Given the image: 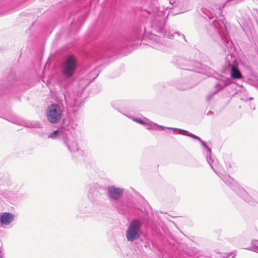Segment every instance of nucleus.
Wrapping results in <instances>:
<instances>
[{"mask_svg": "<svg viewBox=\"0 0 258 258\" xmlns=\"http://www.w3.org/2000/svg\"><path fill=\"white\" fill-rule=\"evenodd\" d=\"M175 34L179 35V33H175L174 35H175Z\"/></svg>", "mask_w": 258, "mask_h": 258, "instance_id": "b1692460", "label": "nucleus"}, {"mask_svg": "<svg viewBox=\"0 0 258 258\" xmlns=\"http://www.w3.org/2000/svg\"><path fill=\"white\" fill-rule=\"evenodd\" d=\"M174 37V35H171V36H170L168 34H167L166 33H165L164 35V37H169V38H171L172 37Z\"/></svg>", "mask_w": 258, "mask_h": 258, "instance_id": "6ab92c4d", "label": "nucleus"}, {"mask_svg": "<svg viewBox=\"0 0 258 258\" xmlns=\"http://www.w3.org/2000/svg\"><path fill=\"white\" fill-rule=\"evenodd\" d=\"M147 127L148 129L158 130V125L152 121H148L147 123Z\"/></svg>", "mask_w": 258, "mask_h": 258, "instance_id": "2eb2a0df", "label": "nucleus"}, {"mask_svg": "<svg viewBox=\"0 0 258 258\" xmlns=\"http://www.w3.org/2000/svg\"><path fill=\"white\" fill-rule=\"evenodd\" d=\"M77 61L76 58L73 55L68 57L61 66L62 74L67 78L72 77L77 69Z\"/></svg>", "mask_w": 258, "mask_h": 258, "instance_id": "20e7f679", "label": "nucleus"}, {"mask_svg": "<svg viewBox=\"0 0 258 258\" xmlns=\"http://www.w3.org/2000/svg\"><path fill=\"white\" fill-rule=\"evenodd\" d=\"M231 83V80L229 79H227L224 82V83H219L217 84V87L218 88V90L222 89L225 86Z\"/></svg>", "mask_w": 258, "mask_h": 258, "instance_id": "4468645a", "label": "nucleus"}, {"mask_svg": "<svg viewBox=\"0 0 258 258\" xmlns=\"http://www.w3.org/2000/svg\"><path fill=\"white\" fill-rule=\"evenodd\" d=\"M187 10V8H183L181 10V12H184L185 11H186Z\"/></svg>", "mask_w": 258, "mask_h": 258, "instance_id": "4be33fe9", "label": "nucleus"}, {"mask_svg": "<svg viewBox=\"0 0 258 258\" xmlns=\"http://www.w3.org/2000/svg\"><path fill=\"white\" fill-rule=\"evenodd\" d=\"M151 15H152L154 19L152 20V26L157 27L160 32H162V28L163 26L165 21L164 17L165 12L164 8L158 7L156 6L154 8L151 7L150 9L148 11Z\"/></svg>", "mask_w": 258, "mask_h": 258, "instance_id": "f03ea898", "label": "nucleus"}, {"mask_svg": "<svg viewBox=\"0 0 258 258\" xmlns=\"http://www.w3.org/2000/svg\"><path fill=\"white\" fill-rule=\"evenodd\" d=\"M62 115V111L60 106L56 103L49 105L46 110L47 120L51 124H55L60 121Z\"/></svg>", "mask_w": 258, "mask_h": 258, "instance_id": "7ed1b4c3", "label": "nucleus"}, {"mask_svg": "<svg viewBox=\"0 0 258 258\" xmlns=\"http://www.w3.org/2000/svg\"><path fill=\"white\" fill-rule=\"evenodd\" d=\"M186 135L189 136L194 139H197L199 141H200L201 142V144H202V145L206 148V150L204 151V153L206 154V156L208 157L209 155H210L211 152V149L208 147H207L206 146L205 143L203 141H202L199 137L196 136V135H195L191 133H188L187 134H186Z\"/></svg>", "mask_w": 258, "mask_h": 258, "instance_id": "6e6552de", "label": "nucleus"}, {"mask_svg": "<svg viewBox=\"0 0 258 258\" xmlns=\"http://www.w3.org/2000/svg\"><path fill=\"white\" fill-rule=\"evenodd\" d=\"M165 128L170 129V130H178L179 131V134H181V135H185L184 134V133H188V132L185 131H184V130H180V129H178V128H177L169 127H166V126H162V125H158V130L159 129L164 130Z\"/></svg>", "mask_w": 258, "mask_h": 258, "instance_id": "9b49d317", "label": "nucleus"}, {"mask_svg": "<svg viewBox=\"0 0 258 258\" xmlns=\"http://www.w3.org/2000/svg\"><path fill=\"white\" fill-rule=\"evenodd\" d=\"M182 1V3L184 4V5L186 6L188 4V2L186 0H181Z\"/></svg>", "mask_w": 258, "mask_h": 258, "instance_id": "412c9836", "label": "nucleus"}, {"mask_svg": "<svg viewBox=\"0 0 258 258\" xmlns=\"http://www.w3.org/2000/svg\"><path fill=\"white\" fill-rule=\"evenodd\" d=\"M15 215L9 212L2 213L0 217V223L3 225H8L14 220Z\"/></svg>", "mask_w": 258, "mask_h": 258, "instance_id": "423d86ee", "label": "nucleus"}, {"mask_svg": "<svg viewBox=\"0 0 258 258\" xmlns=\"http://www.w3.org/2000/svg\"><path fill=\"white\" fill-rule=\"evenodd\" d=\"M229 2H233L234 4H236L242 1V0H228Z\"/></svg>", "mask_w": 258, "mask_h": 258, "instance_id": "aec40b11", "label": "nucleus"}, {"mask_svg": "<svg viewBox=\"0 0 258 258\" xmlns=\"http://www.w3.org/2000/svg\"><path fill=\"white\" fill-rule=\"evenodd\" d=\"M231 77L232 79H239L242 77V75L236 66H232L231 70Z\"/></svg>", "mask_w": 258, "mask_h": 258, "instance_id": "0eeeda50", "label": "nucleus"}, {"mask_svg": "<svg viewBox=\"0 0 258 258\" xmlns=\"http://www.w3.org/2000/svg\"><path fill=\"white\" fill-rule=\"evenodd\" d=\"M61 133L59 130H55L48 136L49 138L57 139L60 137Z\"/></svg>", "mask_w": 258, "mask_h": 258, "instance_id": "f8f14e48", "label": "nucleus"}, {"mask_svg": "<svg viewBox=\"0 0 258 258\" xmlns=\"http://www.w3.org/2000/svg\"><path fill=\"white\" fill-rule=\"evenodd\" d=\"M153 37H155V39H156L157 36L155 35Z\"/></svg>", "mask_w": 258, "mask_h": 258, "instance_id": "5701e85b", "label": "nucleus"}, {"mask_svg": "<svg viewBox=\"0 0 258 258\" xmlns=\"http://www.w3.org/2000/svg\"><path fill=\"white\" fill-rule=\"evenodd\" d=\"M106 196L110 199H113V186H110L107 187Z\"/></svg>", "mask_w": 258, "mask_h": 258, "instance_id": "dca6fc26", "label": "nucleus"}, {"mask_svg": "<svg viewBox=\"0 0 258 258\" xmlns=\"http://www.w3.org/2000/svg\"><path fill=\"white\" fill-rule=\"evenodd\" d=\"M258 242V240H253L251 242V245L247 248H246V249H249L250 250L256 252L258 253V245L255 244V242Z\"/></svg>", "mask_w": 258, "mask_h": 258, "instance_id": "ddd939ff", "label": "nucleus"}, {"mask_svg": "<svg viewBox=\"0 0 258 258\" xmlns=\"http://www.w3.org/2000/svg\"><path fill=\"white\" fill-rule=\"evenodd\" d=\"M123 192V189L114 187V200L118 199L121 197Z\"/></svg>", "mask_w": 258, "mask_h": 258, "instance_id": "9d476101", "label": "nucleus"}, {"mask_svg": "<svg viewBox=\"0 0 258 258\" xmlns=\"http://www.w3.org/2000/svg\"><path fill=\"white\" fill-rule=\"evenodd\" d=\"M134 120L136 122H139L140 123H141V124H145V125H147V122H145V121L144 120H142L141 119H137V118H134Z\"/></svg>", "mask_w": 258, "mask_h": 258, "instance_id": "a211bd4d", "label": "nucleus"}, {"mask_svg": "<svg viewBox=\"0 0 258 258\" xmlns=\"http://www.w3.org/2000/svg\"><path fill=\"white\" fill-rule=\"evenodd\" d=\"M66 144L68 147V150L71 152H79V149L77 146V143L74 141H66Z\"/></svg>", "mask_w": 258, "mask_h": 258, "instance_id": "1a4fd4ad", "label": "nucleus"}, {"mask_svg": "<svg viewBox=\"0 0 258 258\" xmlns=\"http://www.w3.org/2000/svg\"><path fill=\"white\" fill-rule=\"evenodd\" d=\"M207 161L214 172L229 185L235 192L241 196L244 200L249 202V197L246 191L242 188L233 178L226 174H222L220 169L218 162L212 158L207 157Z\"/></svg>", "mask_w": 258, "mask_h": 258, "instance_id": "f257e3e1", "label": "nucleus"}, {"mask_svg": "<svg viewBox=\"0 0 258 258\" xmlns=\"http://www.w3.org/2000/svg\"><path fill=\"white\" fill-rule=\"evenodd\" d=\"M7 119L8 120H9L10 121L16 124H20V121L16 118H12L11 119L8 118Z\"/></svg>", "mask_w": 258, "mask_h": 258, "instance_id": "f3484780", "label": "nucleus"}, {"mask_svg": "<svg viewBox=\"0 0 258 258\" xmlns=\"http://www.w3.org/2000/svg\"><path fill=\"white\" fill-rule=\"evenodd\" d=\"M222 258H226V257L223 255L222 256Z\"/></svg>", "mask_w": 258, "mask_h": 258, "instance_id": "393cba45", "label": "nucleus"}, {"mask_svg": "<svg viewBox=\"0 0 258 258\" xmlns=\"http://www.w3.org/2000/svg\"><path fill=\"white\" fill-rule=\"evenodd\" d=\"M141 222L140 220H133L126 230V237L128 241H133L140 237Z\"/></svg>", "mask_w": 258, "mask_h": 258, "instance_id": "39448f33", "label": "nucleus"}]
</instances>
